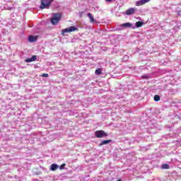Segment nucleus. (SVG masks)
<instances>
[{
	"label": "nucleus",
	"mask_w": 181,
	"mask_h": 181,
	"mask_svg": "<svg viewBox=\"0 0 181 181\" xmlns=\"http://www.w3.org/2000/svg\"><path fill=\"white\" fill-rule=\"evenodd\" d=\"M110 142H111V140H104L99 144V146H103V145H107V144H110Z\"/></svg>",
	"instance_id": "nucleus-11"
},
{
	"label": "nucleus",
	"mask_w": 181,
	"mask_h": 181,
	"mask_svg": "<svg viewBox=\"0 0 181 181\" xmlns=\"http://www.w3.org/2000/svg\"><path fill=\"white\" fill-rule=\"evenodd\" d=\"M131 26H132V24L130 23H125L122 24V28H131Z\"/></svg>",
	"instance_id": "nucleus-12"
},
{
	"label": "nucleus",
	"mask_w": 181,
	"mask_h": 181,
	"mask_svg": "<svg viewBox=\"0 0 181 181\" xmlns=\"http://www.w3.org/2000/svg\"><path fill=\"white\" fill-rule=\"evenodd\" d=\"M53 1H54V0H49V1H51V3L53 2Z\"/></svg>",
	"instance_id": "nucleus-23"
},
{
	"label": "nucleus",
	"mask_w": 181,
	"mask_h": 181,
	"mask_svg": "<svg viewBox=\"0 0 181 181\" xmlns=\"http://www.w3.org/2000/svg\"><path fill=\"white\" fill-rule=\"evenodd\" d=\"M64 166H66V164H62V165L59 167V169H63V168H64Z\"/></svg>",
	"instance_id": "nucleus-19"
},
{
	"label": "nucleus",
	"mask_w": 181,
	"mask_h": 181,
	"mask_svg": "<svg viewBox=\"0 0 181 181\" xmlns=\"http://www.w3.org/2000/svg\"><path fill=\"white\" fill-rule=\"evenodd\" d=\"M106 2H111L112 0H105Z\"/></svg>",
	"instance_id": "nucleus-21"
},
{
	"label": "nucleus",
	"mask_w": 181,
	"mask_h": 181,
	"mask_svg": "<svg viewBox=\"0 0 181 181\" xmlns=\"http://www.w3.org/2000/svg\"><path fill=\"white\" fill-rule=\"evenodd\" d=\"M142 78H145L146 80H148V78H149V76H146V75H144L141 76Z\"/></svg>",
	"instance_id": "nucleus-17"
},
{
	"label": "nucleus",
	"mask_w": 181,
	"mask_h": 181,
	"mask_svg": "<svg viewBox=\"0 0 181 181\" xmlns=\"http://www.w3.org/2000/svg\"><path fill=\"white\" fill-rule=\"evenodd\" d=\"M160 100V97L158 95H156L154 96V101H159Z\"/></svg>",
	"instance_id": "nucleus-15"
},
{
	"label": "nucleus",
	"mask_w": 181,
	"mask_h": 181,
	"mask_svg": "<svg viewBox=\"0 0 181 181\" xmlns=\"http://www.w3.org/2000/svg\"><path fill=\"white\" fill-rule=\"evenodd\" d=\"M162 169H169V165L168 164H163L161 166Z\"/></svg>",
	"instance_id": "nucleus-16"
},
{
	"label": "nucleus",
	"mask_w": 181,
	"mask_h": 181,
	"mask_svg": "<svg viewBox=\"0 0 181 181\" xmlns=\"http://www.w3.org/2000/svg\"><path fill=\"white\" fill-rule=\"evenodd\" d=\"M135 13V8H131L126 11V15H132Z\"/></svg>",
	"instance_id": "nucleus-7"
},
{
	"label": "nucleus",
	"mask_w": 181,
	"mask_h": 181,
	"mask_svg": "<svg viewBox=\"0 0 181 181\" xmlns=\"http://www.w3.org/2000/svg\"><path fill=\"white\" fill-rule=\"evenodd\" d=\"M36 59H37L36 55H34V56H33V57H30V58L26 59L25 60V63H32V62H35V61L36 60Z\"/></svg>",
	"instance_id": "nucleus-6"
},
{
	"label": "nucleus",
	"mask_w": 181,
	"mask_h": 181,
	"mask_svg": "<svg viewBox=\"0 0 181 181\" xmlns=\"http://www.w3.org/2000/svg\"><path fill=\"white\" fill-rule=\"evenodd\" d=\"M88 18H89V19H90V23H94V17H93V14H91V13H88Z\"/></svg>",
	"instance_id": "nucleus-10"
},
{
	"label": "nucleus",
	"mask_w": 181,
	"mask_h": 181,
	"mask_svg": "<svg viewBox=\"0 0 181 181\" xmlns=\"http://www.w3.org/2000/svg\"><path fill=\"white\" fill-rule=\"evenodd\" d=\"M178 16H181V11H177Z\"/></svg>",
	"instance_id": "nucleus-20"
},
{
	"label": "nucleus",
	"mask_w": 181,
	"mask_h": 181,
	"mask_svg": "<svg viewBox=\"0 0 181 181\" xmlns=\"http://www.w3.org/2000/svg\"><path fill=\"white\" fill-rule=\"evenodd\" d=\"M57 169H59V165L57 164L51 165L50 170H52L53 172H54V170H57Z\"/></svg>",
	"instance_id": "nucleus-9"
},
{
	"label": "nucleus",
	"mask_w": 181,
	"mask_h": 181,
	"mask_svg": "<svg viewBox=\"0 0 181 181\" xmlns=\"http://www.w3.org/2000/svg\"><path fill=\"white\" fill-rule=\"evenodd\" d=\"M51 1L50 0H41V5L40 6V8L41 9H46L47 8H49V6H50L51 4Z\"/></svg>",
	"instance_id": "nucleus-2"
},
{
	"label": "nucleus",
	"mask_w": 181,
	"mask_h": 181,
	"mask_svg": "<svg viewBox=\"0 0 181 181\" xmlns=\"http://www.w3.org/2000/svg\"><path fill=\"white\" fill-rule=\"evenodd\" d=\"M102 71H101V69H98L95 70V74H96V76H100V74H102Z\"/></svg>",
	"instance_id": "nucleus-13"
},
{
	"label": "nucleus",
	"mask_w": 181,
	"mask_h": 181,
	"mask_svg": "<svg viewBox=\"0 0 181 181\" xmlns=\"http://www.w3.org/2000/svg\"><path fill=\"white\" fill-rule=\"evenodd\" d=\"M151 0H140L136 2V6H142V5H145V4H148Z\"/></svg>",
	"instance_id": "nucleus-5"
},
{
	"label": "nucleus",
	"mask_w": 181,
	"mask_h": 181,
	"mask_svg": "<svg viewBox=\"0 0 181 181\" xmlns=\"http://www.w3.org/2000/svg\"><path fill=\"white\" fill-rule=\"evenodd\" d=\"M42 77H49V74H43Z\"/></svg>",
	"instance_id": "nucleus-18"
},
{
	"label": "nucleus",
	"mask_w": 181,
	"mask_h": 181,
	"mask_svg": "<svg viewBox=\"0 0 181 181\" xmlns=\"http://www.w3.org/2000/svg\"><path fill=\"white\" fill-rule=\"evenodd\" d=\"M76 30H77V28L75 26H71L62 30V35H64V33H70V32H76Z\"/></svg>",
	"instance_id": "nucleus-4"
},
{
	"label": "nucleus",
	"mask_w": 181,
	"mask_h": 181,
	"mask_svg": "<svg viewBox=\"0 0 181 181\" xmlns=\"http://www.w3.org/2000/svg\"><path fill=\"white\" fill-rule=\"evenodd\" d=\"M129 57H128V56H124V59H128Z\"/></svg>",
	"instance_id": "nucleus-22"
},
{
	"label": "nucleus",
	"mask_w": 181,
	"mask_h": 181,
	"mask_svg": "<svg viewBox=\"0 0 181 181\" xmlns=\"http://www.w3.org/2000/svg\"><path fill=\"white\" fill-rule=\"evenodd\" d=\"M95 135L96 138H105V136H108V134L103 130L96 131Z\"/></svg>",
	"instance_id": "nucleus-3"
},
{
	"label": "nucleus",
	"mask_w": 181,
	"mask_h": 181,
	"mask_svg": "<svg viewBox=\"0 0 181 181\" xmlns=\"http://www.w3.org/2000/svg\"><path fill=\"white\" fill-rule=\"evenodd\" d=\"M143 25H144V23H142L141 21H138L136 23V28H141V26H142Z\"/></svg>",
	"instance_id": "nucleus-14"
},
{
	"label": "nucleus",
	"mask_w": 181,
	"mask_h": 181,
	"mask_svg": "<svg viewBox=\"0 0 181 181\" xmlns=\"http://www.w3.org/2000/svg\"><path fill=\"white\" fill-rule=\"evenodd\" d=\"M117 181H121V180H117Z\"/></svg>",
	"instance_id": "nucleus-24"
},
{
	"label": "nucleus",
	"mask_w": 181,
	"mask_h": 181,
	"mask_svg": "<svg viewBox=\"0 0 181 181\" xmlns=\"http://www.w3.org/2000/svg\"><path fill=\"white\" fill-rule=\"evenodd\" d=\"M62 19V13H54L51 18V23L52 25H57Z\"/></svg>",
	"instance_id": "nucleus-1"
},
{
	"label": "nucleus",
	"mask_w": 181,
	"mask_h": 181,
	"mask_svg": "<svg viewBox=\"0 0 181 181\" xmlns=\"http://www.w3.org/2000/svg\"><path fill=\"white\" fill-rule=\"evenodd\" d=\"M28 40L30 42H36L37 40V36L30 35L28 37Z\"/></svg>",
	"instance_id": "nucleus-8"
}]
</instances>
